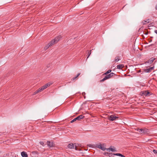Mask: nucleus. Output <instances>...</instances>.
I'll return each instance as SVG.
<instances>
[{"label":"nucleus","instance_id":"31","mask_svg":"<svg viewBox=\"0 0 157 157\" xmlns=\"http://www.w3.org/2000/svg\"><path fill=\"white\" fill-rule=\"evenodd\" d=\"M80 74V73H78L76 76V78H77Z\"/></svg>","mask_w":157,"mask_h":157},{"label":"nucleus","instance_id":"11","mask_svg":"<svg viewBox=\"0 0 157 157\" xmlns=\"http://www.w3.org/2000/svg\"><path fill=\"white\" fill-rule=\"evenodd\" d=\"M21 155L22 157H28V155L26 152L22 151L21 152Z\"/></svg>","mask_w":157,"mask_h":157},{"label":"nucleus","instance_id":"21","mask_svg":"<svg viewBox=\"0 0 157 157\" xmlns=\"http://www.w3.org/2000/svg\"><path fill=\"white\" fill-rule=\"evenodd\" d=\"M106 80H107V79L105 77H105L103 79L100 80V82H104Z\"/></svg>","mask_w":157,"mask_h":157},{"label":"nucleus","instance_id":"1","mask_svg":"<svg viewBox=\"0 0 157 157\" xmlns=\"http://www.w3.org/2000/svg\"><path fill=\"white\" fill-rule=\"evenodd\" d=\"M61 38V36H59L56 37L54 40L50 41L48 44V45L49 46H52L55 44L57 43Z\"/></svg>","mask_w":157,"mask_h":157},{"label":"nucleus","instance_id":"6","mask_svg":"<svg viewBox=\"0 0 157 157\" xmlns=\"http://www.w3.org/2000/svg\"><path fill=\"white\" fill-rule=\"evenodd\" d=\"M141 93L143 96H147L148 95H150V93L148 90H144L141 91Z\"/></svg>","mask_w":157,"mask_h":157},{"label":"nucleus","instance_id":"33","mask_svg":"<svg viewBox=\"0 0 157 157\" xmlns=\"http://www.w3.org/2000/svg\"><path fill=\"white\" fill-rule=\"evenodd\" d=\"M75 149L76 150H78V148H77V147H76V146L75 145Z\"/></svg>","mask_w":157,"mask_h":157},{"label":"nucleus","instance_id":"27","mask_svg":"<svg viewBox=\"0 0 157 157\" xmlns=\"http://www.w3.org/2000/svg\"><path fill=\"white\" fill-rule=\"evenodd\" d=\"M40 143L41 145H42L43 146H44V144L43 142L40 141Z\"/></svg>","mask_w":157,"mask_h":157},{"label":"nucleus","instance_id":"32","mask_svg":"<svg viewBox=\"0 0 157 157\" xmlns=\"http://www.w3.org/2000/svg\"><path fill=\"white\" fill-rule=\"evenodd\" d=\"M76 77H74L72 79V80H75L76 78Z\"/></svg>","mask_w":157,"mask_h":157},{"label":"nucleus","instance_id":"18","mask_svg":"<svg viewBox=\"0 0 157 157\" xmlns=\"http://www.w3.org/2000/svg\"><path fill=\"white\" fill-rule=\"evenodd\" d=\"M123 67L122 65V64H119L117 66V68L118 69H121Z\"/></svg>","mask_w":157,"mask_h":157},{"label":"nucleus","instance_id":"5","mask_svg":"<svg viewBox=\"0 0 157 157\" xmlns=\"http://www.w3.org/2000/svg\"><path fill=\"white\" fill-rule=\"evenodd\" d=\"M96 147L99 148L103 151H105L106 148L104 147L103 145L101 144H97L96 145Z\"/></svg>","mask_w":157,"mask_h":157},{"label":"nucleus","instance_id":"9","mask_svg":"<svg viewBox=\"0 0 157 157\" xmlns=\"http://www.w3.org/2000/svg\"><path fill=\"white\" fill-rule=\"evenodd\" d=\"M155 59V58L154 57H152L151 58L149 59L146 61V63H148L149 64H151L153 61Z\"/></svg>","mask_w":157,"mask_h":157},{"label":"nucleus","instance_id":"4","mask_svg":"<svg viewBox=\"0 0 157 157\" xmlns=\"http://www.w3.org/2000/svg\"><path fill=\"white\" fill-rule=\"evenodd\" d=\"M47 144L49 147H54L55 146V143L52 141H47Z\"/></svg>","mask_w":157,"mask_h":157},{"label":"nucleus","instance_id":"22","mask_svg":"<svg viewBox=\"0 0 157 157\" xmlns=\"http://www.w3.org/2000/svg\"><path fill=\"white\" fill-rule=\"evenodd\" d=\"M106 80H107V79L105 77H105L103 79L100 80V82H104Z\"/></svg>","mask_w":157,"mask_h":157},{"label":"nucleus","instance_id":"2","mask_svg":"<svg viewBox=\"0 0 157 157\" xmlns=\"http://www.w3.org/2000/svg\"><path fill=\"white\" fill-rule=\"evenodd\" d=\"M137 130L139 132L140 134H148L150 132L149 130L145 128H137Z\"/></svg>","mask_w":157,"mask_h":157},{"label":"nucleus","instance_id":"8","mask_svg":"<svg viewBox=\"0 0 157 157\" xmlns=\"http://www.w3.org/2000/svg\"><path fill=\"white\" fill-rule=\"evenodd\" d=\"M154 67L153 66L152 67L149 68L148 69H145L144 70V71L146 73H149L151 72L154 69Z\"/></svg>","mask_w":157,"mask_h":157},{"label":"nucleus","instance_id":"7","mask_svg":"<svg viewBox=\"0 0 157 157\" xmlns=\"http://www.w3.org/2000/svg\"><path fill=\"white\" fill-rule=\"evenodd\" d=\"M118 118V117L116 116H114L113 115L110 116L108 118V119L110 121H113Z\"/></svg>","mask_w":157,"mask_h":157},{"label":"nucleus","instance_id":"14","mask_svg":"<svg viewBox=\"0 0 157 157\" xmlns=\"http://www.w3.org/2000/svg\"><path fill=\"white\" fill-rule=\"evenodd\" d=\"M111 71L112 70H109L103 74L102 75L103 76L104 75H109L108 74L110 73Z\"/></svg>","mask_w":157,"mask_h":157},{"label":"nucleus","instance_id":"10","mask_svg":"<svg viewBox=\"0 0 157 157\" xmlns=\"http://www.w3.org/2000/svg\"><path fill=\"white\" fill-rule=\"evenodd\" d=\"M114 75H115V74L113 73L112 72L109 75H106L105 77L107 79H108L111 78Z\"/></svg>","mask_w":157,"mask_h":157},{"label":"nucleus","instance_id":"3","mask_svg":"<svg viewBox=\"0 0 157 157\" xmlns=\"http://www.w3.org/2000/svg\"><path fill=\"white\" fill-rule=\"evenodd\" d=\"M84 117H85L83 115H80L78 116L75 118L73 120L71 121L70 122L71 123H72L76 121V120L79 121L81 119H83Z\"/></svg>","mask_w":157,"mask_h":157},{"label":"nucleus","instance_id":"12","mask_svg":"<svg viewBox=\"0 0 157 157\" xmlns=\"http://www.w3.org/2000/svg\"><path fill=\"white\" fill-rule=\"evenodd\" d=\"M74 144L72 143H70L68 144L67 147L68 148L70 149H73L74 148Z\"/></svg>","mask_w":157,"mask_h":157},{"label":"nucleus","instance_id":"19","mask_svg":"<svg viewBox=\"0 0 157 157\" xmlns=\"http://www.w3.org/2000/svg\"><path fill=\"white\" fill-rule=\"evenodd\" d=\"M109 154L108 156L109 157H113L114 155V153H107Z\"/></svg>","mask_w":157,"mask_h":157},{"label":"nucleus","instance_id":"36","mask_svg":"<svg viewBox=\"0 0 157 157\" xmlns=\"http://www.w3.org/2000/svg\"><path fill=\"white\" fill-rule=\"evenodd\" d=\"M147 33H144V34H146V35H147Z\"/></svg>","mask_w":157,"mask_h":157},{"label":"nucleus","instance_id":"30","mask_svg":"<svg viewBox=\"0 0 157 157\" xmlns=\"http://www.w3.org/2000/svg\"><path fill=\"white\" fill-rule=\"evenodd\" d=\"M109 153V152H105V153L104 154L106 156H108L109 154H107V153Z\"/></svg>","mask_w":157,"mask_h":157},{"label":"nucleus","instance_id":"15","mask_svg":"<svg viewBox=\"0 0 157 157\" xmlns=\"http://www.w3.org/2000/svg\"><path fill=\"white\" fill-rule=\"evenodd\" d=\"M46 88V86H45V85L39 88L40 89V90L41 91H43Z\"/></svg>","mask_w":157,"mask_h":157},{"label":"nucleus","instance_id":"20","mask_svg":"<svg viewBox=\"0 0 157 157\" xmlns=\"http://www.w3.org/2000/svg\"><path fill=\"white\" fill-rule=\"evenodd\" d=\"M41 90H40V89L39 88L37 90H36L35 92H34V94H37L38 93H39V92H41Z\"/></svg>","mask_w":157,"mask_h":157},{"label":"nucleus","instance_id":"26","mask_svg":"<svg viewBox=\"0 0 157 157\" xmlns=\"http://www.w3.org/2000/svg\"><path fill=\"white\" fill-rule=\"evenodd\" d=\"M33 154L35 155V154H38V152L36 151H33L32 152Z\"/></svg>","mask_w":157,"mask_h":157},{"label":"nucleus","instance_id":"13","mask_svg":"<svg viewBox=\"0 0 157 157\" xmlns=\"http://www.w3.org/2000/svg\"><path fill=\"white\" fill-rule=\"evenodd\" d=\"M107 150L109 151H110L109 150H110L112 152L116 151L115 149L112 148V146H110V148L107 149Z\"/></svg>","mask_w":157,"mask_h":157},{"label":"nucleus","instance_id":"37","mask_svg":"<svg viewBox=\"0 0 157 157\" xmlns=\"http://www.w3.org/2000/svg\"><path fill=\"white\" fill-rule=\"evenodd\" d=\"M153 44H151L150 45V46H152L153 45Z\"/></svg>","mask_w":157,"mask_h":157},{"label":"nucleus","instance_id":"16","mask_svg":"<svg viewBox=\"0 0 157 157\" xmlns=\"http://www.w3.org/2000/svg\"><path fill=\"white\" fill-rule=\"evenodd\" d=\"M52 82H49L48 83H47L45 85V86H46V88L48 87L49 86L51 85H52Z\"/></svg>","mask_w":157,"mask_h":157},{"label":"nucleus","instance_id":"28","mask_svg":"<svg viewBox=\"0 0 157 157\" xmlns=\"http://www.w3.org/2000/svg\"><path fill=\"white\" fill-rule=\"evenodd\" d=\"M49 47H50V46H48V45H47V46H45V47H44V49L46 50V49H48L49 48Z\"/></svg>","mask_w":157,"mask_h":157},{"label":"nucleus","instance_id":"25","mask_svg":"<svg viewBox=\"0 0 157 157\" xmlns=\"http://www.w3.org/2000/svg\"><path fill=\"white\" fill-rule=\"evenodd\" d=\"M114 155H117L121 156V154L119 153H114Z\"/></svg>","mask_w":157,"mask_h":157},{"label":"nucleus","instance_id":"24","mask_svg":"<svg viewBox=\"0 0 157 157\" xmlns=\"http://www.w3.org/2000/svg\"><path fill=\"white\" fill-rule=\"evenodd\" d=\"M91 50H90V51H89L88 53V56L87 57L86 59H88V58L90 56L91 54Z\"/></svg>","mask_w":157,"mask_h":157},{"label":"nucleus","instance_id":"34","mask_svg":"<svg viewBox=\"0 0 157 157\" xmlns=\"http://www.w3.org/2000/svg\"><path fill=\"white\" fill-rule=\"evenodd\" d=\"M82 95L83 96L85 94V92H82Z\"/></svg>","mask_w":157,"mask_h":157},{"label":"nucleus","instance_id":"23","mask_svg":"<svg viewBox=\"0 0 157 157\" xmlns=\"http://www.w3.org/2000/svg\"><path fill=\"white\" fill-rule=\"evenodd\" d=\"M119 57H116L115 58V61L116 62H118L119 60Z\"/></svg>","mask_w":157,"mask_h":157},{"label":"nucleus","instance_id":"35","mask_svg":"<svg viewBox=\"0 0 157 157\" xmlns=\"http://www.w3.org/2000/svg\"><path fill=\"white\" fill-rule=\"evenodd\" d=\"M121 157H125L124 155H122L121 154Z\"/></svg>","mask_w":157,"mask_h":157},{"label":"nucleus","instance_id":"29","mask_svg":"<svg viewBox=\"0 0 157 157\" xmlns=\"http://www.w3.org/2000/svg\"><path fill=\"white\" fill-rule=\"evenodd\" d=\"M154 153L155 154H157V150H154L153 151Z\"/></svg>","mask_w":157,"mask_h":157},{"label":"nucleus","instance_id":"17","mask_svg":"<svg viewBox=\"0 0 157 157\" xmlns=\"http://www.w3.org/2000/svg\"><path fill=\"white\" fill-rule=\"evenodd\" d=\"M149 20H150L149 19H148L147 21H145V20L143 21L142 22V23H143V25H145L146 24V23H149V21H149Z\"/></svg>","mask_w":157,"mask_h":157}]
</instances>
